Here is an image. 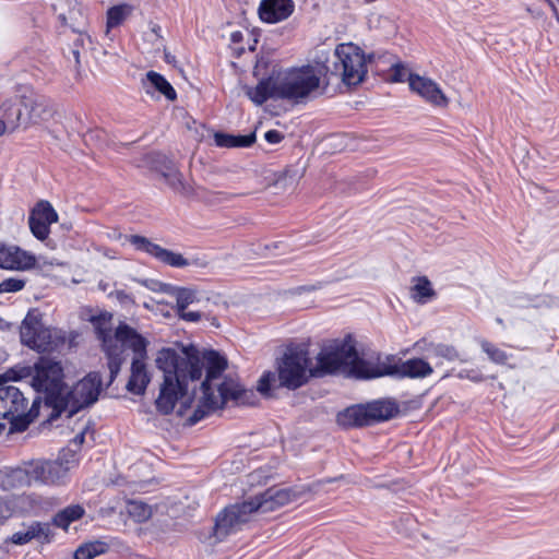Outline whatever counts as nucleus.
<instances>
[{"instance_id":"f257e3e1","label":"nucleus","mask_w":559,"mask_h":559,"mask_svg":"<svg viewBox=\"0 0 559 559\" xmlns=\"http://www.w3.org/2000/svg\"><path fill=\"white\" fill-rule=\"evenodd\" d=\"M155 361L157 368L164 373L155 404L156 408L165 415L174 411L177 402H180L178 414L185 415L194 401L195 382L201 379L203 369H206L205 379L200 385L202 395L188 418L190 426L195 425L210 413L223 408L229 401L236 405L255 403L254 392L245 389L231 378L214 383L227 367L226 359L214 350L200 353L194 346H189L183 347L181 354H178L175 349L164 348L158 352Z\"/></svg>"},{"instance_id":"f03ea898","label":"nucleus","mask_w":559,"mask_h":559,"mask_svg":"<svg viewBox=\"0 0 559 559\" xmlns=\"http://www.w3.org/2000/svg\"><path fill=\"white\" fill-rule=\"evenodd\" d=\"M110 320L111 314L108 318L102 316L95 317L92 320L96 337L100 341L102 349L107 359V368L109 370L107 386L114 382L120 372L121 366L127 360V352H132L133 359L147 358V346L150 344L146 337L128 323L120 321L112 329Z\"/></svg>"},{"instance_id":"7ed1b4c3","label":"nucleus","mask_w":559,"mask_h":559,"mask_svg":"<svg viewBox=\"0 0 559 559\" xmlns=\"http://www.w3.org/2000/svg\"><path fill=\"white\" fill-rule=\"evenodd\" d=\"M330 66L328 57L322 53L311 63L299 68H292L277 76L278 99H286L296 104L305 103L320 88L329 85Z\"/></svg>"},{"instance_id":"20e7f679","label":"nucleus","mask_w":559,"mask_h":559,"mask_svg":"<svg viewBox=\"0 0 559 559\" xmlns=\"http://www.w3.org/2000/svg\"><path fill=\"white\" fill-rule=\"evenodd\" d=\"M316 359L317 365L310 370L312 377L347 371L357 379H371L368 374L372 372L373 360H366L358 356L350 336L324 345Z\"/></svg>"},{"instance_id":"39448f33","label":"nucleus","mask_w":559,"mask_h":559,"mask_svg":"<svg viewBox=\"0 0 559 559\" xmlns=\"http://www.w3.org/2000/svg\"><path fill=\"white\" fill-rule=\"evenodd\" d=\"M4 377L11 380H22L32 377V386L38 393L44 394L47 406L55 411L61 401L66 383L62 366L59 361L41 357L33 367L15 366L4 372Z\"/></svg>"},{"instance_id":"423d86ee","label":"nucleus","mask_w":559,"mask_h":559,"mask_svg":"<svg viewBox=\"0 0 559 559\" xmlns=\"http://www.w3.org/2000/svg\"><path fill=\"white\" fill-rule=\"evenodd\" d=\"M103 390V381L100 373L92 371L83 379L78 381L72 389L66 385L61 395V401L58 402L51 418L60 416L63 412H68V417H72L81 409L92 406L98 401L99 394Z\"/></svg>"},{"instance_id":"0eeeda50","label":"nucleus","mask_w":559,"mask_h":559,"mask_svg":"<svg viewBox=\"0 0 559 559\" xmlns=\"http://www.w3.org/2000/svg\"><path fill=\"white\" fill-rule=\"evenodd\" d=\"M333 67H330L329 79L335 75L348 86L360 84L367 74L366 57L356 45L340 44L333 53Z\"/></svg>"},{"instance_id":"6e6552de","label":"nucleus","mask_w":559,"mask_h":559,"mask_svg":"<svg viewBox=\"0 0 559 559\" xmlns=\"http://www.w3.org/2000/svg\"><path fill=\"white\" fill-rule=\"evenodd\" d=\"M311 369L308 350L305 347L300 345L287 347L277 364L280 385L289 390L302 386L312 377Z\"/></svg>"},{"instance_id":"1a4fd4ad","label":"nucleus","mask_w":559,"mask_h":559,"mask_svg":"<svg viewBox=\"0 0 559 559\" xmlns=\"http://www.w3.org/2000/svg\"><path fill=\"white\" fill-rule=\"evenodd\" d=\"M20 337L23 345L39 353L52 352L64 343V337L56 330L44 326L38 311H28L22 321Z\"/></svg>"},{"instance_id":"9d476101","label":"nucleus","mask_w":559,"mask_h":559,"mask_svg":"<svg viewBox=\"0 0 559 559\" xmlns=\"http://www.w3.org/2000/svg\"><path fill=\"white\" fill-rule=\"evenodd\" d=\"M4 373L0 374V418L11 421L21 420L27 425L37 412H35L38 399H35L28 409V399L16 385L10 384Z\"/></svg>"},{"instance_id":"9b49d317","label":"nucleus","mask_w":559,"mask_h":559,"mask_svg":"<svg viewBox=\"0 0 559 559\" xmlns=\"http://www.w3.org/2000/svg\"><path fill=\"white\" fill-rule=\"evenodd\" d=\"M397 413V406L389 400H380L367 405L347 407L337 415V421L343 426H369L376 421L386 420Z\"/></svg>"},{"instance_id":"f8f14e48","label":"nucleus","mask_w":559,"mask_h":559,"mask_svg":"<svg viewBox=\"0 0 559 559\" xmlns=\"http://www.w3.org/2000/svg\"><path fill=\"white\" fill-rule=\"evenodd\" d=\"M433 369L428 361L423 358H412L405 361L396 360L395 357H385L384 360L378 358L373 361L372 372L368 376L380 378L393 376L397 378L423 379L432 373Z\"/></svg>"},{"instance_id":"ddd939ff","label":"nucleus","mask_w":559,"mask_h":559,"mask_svg":"<svg viewBox=\"0 0 559 559\" xmlns=\"http://www.w3.org/2000/svg\"><path fill=\"white\" fill-rule=\"evenodd\" d=\"M253 513L255 511L250 500L226 507L216 516L213 527L214 536L217 540H223L248 523Z\"/></svg>"},{"instance_id":"4468645a","label":"nucleus","mask_w":559,"mask_h":559,"mask_svg":"<svg viewBox=\"0 0 559 559\" xmlns=\"http://www.w3.org/2000/svg\"><path fill=\"white\" fill-rule=\"evenodd\" d=\"M66 453L59 461H32L28 463V474L33 484L55 485L59 484L67 475L69 469L64 463L69 464L70 460H64Z\"/></svg>"},{"instance_id":"2eb2a0df","label":"nucleus","mask_w":559,"mask_h":559,"mask_svg":"<svg viewBox=\"0 0 559 559\" xmlns=\"http://www.w3.org/2000/svg\"><path fill=\"white\" fill-rule=\"evenodd\" d=\"M128 241L134 246L136 250L146 252L167 265L174 267H185L190 265L189 260L182 254L162 248L159 245L152 242L146 237L130 235L128 236Z\"/></svg>"},{"instance_id":"dca6fc26","label":"nucleus","mask_w":559,"mask_h":559,"mask_svg":"<svg viewBox=\"0 0 559 559\" xmlns=\"http://www.w3.org/2000/svg\"><path fill=\"white\" fill-rule=\"evenodd\" d=\"M408 85L413 93H416L427 103L445 108L449 105V98L444 95L440 86L432 79L421 76L416 73H409Z\"/></svg>"},{"instance_id":"f3484780","label":"nucleus","mask_w":559,"mask_h":559,"mask_svg":"<svg viewBox=\"0 0 559 559\" xmlns=\"http://www.w3.org/2000/svg\"><path fill=\"white\" fill-rule=\"evenodd\" d=\"M58 221V214L52 205L45 200L36 203L28 217L32 234L39 240H45L50 233V225Z\"/></svg>"},{"instance_id":"a211bd4d","label":"nucleus","mask_w":559,"mask_h":559,"mask_svg":"<svg viewBox=\"0 0 559 559\" xmlns=\"http://www.w3.org/2000/svg\"><path fill=\"white\" fill-rule=\"evenodd\" d=\"M21 99L23 109L27 111L26 115H24L26 127L46 121L53 116V104L48 97L31 93L28 95H22Z\"/></svg>"},{"instance_id":"6ab92c4d","label":"nucleus","mask_w":559,"mask_h":559,"mask_svg":"<svg viewBox=\"0 0 559 559\" xmlns=\"http://www.w3.org/2000/svg\"><path fill=\"white\" fill-rule=\"evenodd\" d=\"M295 12L293 0H261L258 8L260 20L267 24H276L292 16Z\"/></svg>"},{"instance_id":"aec40b11","label":"nucleus","mask_w":559,"mask_h":559,"mask_svg":"<svg viewBox=\"0 0 559 559\" xmlns=\"http://www.w3.org/2000/svg\"><path fill=\"white\" fill-rule=\"evenodd\" d=\"M35 255L15 246H7L0 242V267L25 271L35 266Z\"/></svg>"},{"instance_id":"412c9836","label":"nucleus","mask_w":559,"mask_h":559,"mask_svg":"<svg viewBox=\"0 0 559 559\" xmlns=\"http://www.w3.org/2000/svg\"><path fill=\"white\" fill-rule=\"evenodd\" d=\"M292 498V490L272 487L250 499V501L255 512L267 513L287 504L290 502Z\"/></svg>"},{"instance_id":"4be33fe9","label":"nucleus","mask_w":559,"mask_h":559,"mask_svg":"<svg viewBox=\"0 0 559 559\" xmlns=\"http://www.w3.org/2000/svg\"><path fill=\"white\" fill-rule=\"evenodd\" d=\"M22 99H7L0 106V121L4 124L5 133H13L20 127L26 128Z\"/></svg>"},{"instance_id":"5701e85b","label":"nucleus","mask_w":559,"mask_h":559,"mask_svg":"<svg viewBox=\"0 0 559 559\" xmlns=\"http://www.w3.org/2000/svg\"><path fill=\"white\" fill-rule=\"evenodd\" d=\"M68 10L66 11L63 4H55L53 9L57 12L58 19L63 26H69L72 32H80L85 26V14L83 8L78 2L67 1Z\"/></svg>"},{"instance_id":"b1692460","label":"nucleus","mask_w":559,"mask_h":559,"mask_svg":"<svg viewBox=\"0 0 559 559\" xmlns=\"http://www.w3.org/2000/svg\"><path fill=\"white\" fill-rule=\"evenodd\" d=\"M142 86L147 95L154 96L158 93L169 102L177 99V93L171 84L159 73L148 71L142 80Z\"/></svg>"},{"instance_id":"393cba45","label":"nucleus","mask_w":559,"mask_h":559,"mask_svg":"<svg viewBox=\"0 0 559 559\" xmlns=\"http://www.w3.org/2000/svg\"><path fill=\"white\" fill-rule=\"evenodd\" d=\"M52 536L50 524L45 522L34 521L26 526L25 531L16 532L10 537V542L15 545H25L32 539H39L43 542H50Z\"/></svg>"},{"instance_id":"a878e982","label":"nucleus","mask_w":559,"mask_h":559,"mask_svg":"<svg viewBox=\"0 0 559 559\" xmlns=\"http://www.w3.org/2000/svg\"><path fill=\"white\" fill-rule=\"evenodd\" d=\"M146 358L132 359L131 374L127 383V390L133 394L141 395L150 383V376L145 365Z\"/></svg>"},{"instance_id":"bb28decb","label":"nucleus","mask_w":559,"mask_h":559,"mask_svg":"<svg viewBox=\"0 0 559 559\" xmlns=\"http://www.w3.org/2000/svg\"><path fill=\"white\" fill-rule=\"evenodd\" d=\"M277 78H269L262 80L254 87H246V95L252 100L255 105H262L269 98H277Z\"/></svg>"},{"instance_id":"cd10ccee","label":"nucleus","mask_w":559,"mask_h":559,"mask_svg":"<svg viewBox=\"0 0 559 559\" xmlns=\"http://www.w3.org/2000/svg\"><path fill=\"white\" fill-rule=\"evenodd\" d=\"M85 514V509L81 504H71L58 511L51 519V525L68 531L69 526L81 520Z\"/></svg>"},{"instance_id":"c85d7f7f","label":"nucleus","mask_w":559,"mask_h":559,"mask_svg":"<svg viewBox=\"0 0 559 559\" xmlns=\"http://www.w3.org/2000/svg\"><path fill=\"white\" fill-rule=\"evenodd\" d=\"M214 141L219 147H249L255 142V132H251L247 135L216 132L214 134Z\"/></svg>"},{"instance_id":"c756f323","label":"nucleus","mask_w":559,"mask_h":559,"mask_svg":"<svg viewBox=\"0 0 559 559\" xmlns=\"http://www.w3.org/2000/svg\"><path fill=\"white\" fill-rule=\"evenodd\" d=\"M162 175L174 192L183 197H190L193 194L191 186L183 180L181 173H179L174 166H167Z\"/></svg>"},{"instance_id":"7c9ffc66","label":"nucleus","mask_w":559,"mask_h":559,"mask_svg":"<svg viewBox=\"0 0 559 559\" xmlns=\"http://www.w3.org/2000/svg\"><path fill=\"white\" fill-rule=\"evenodd\" d=\"M426 352L430 358L437 360V366L441 365L444 360L455 361L460 359L459 352L452 345L430 343L426 347Z\"/></svg>"},{"instance_id":"2f4dec72","label":"nucleus","mask_w":559,"mask_h":559,"mask_svg":"<svg viewBox=\"0 0 559 559\" xmlns=\"http://www.w3.org/2000/svg\"><path fill=\"white\" fill-rule=\"evenodd\" d=\"M414 285L412 287V298L418 304H425L432 297L436 292L432 288L431 282L426 276H419L414 278Z\"/></svg>"},{"instance_id":"473e14b6","label":"nucleus","mask_w":559,"mask_h":559,"mask_svg":"<svg viewBox=\"0 0 559 559\" xmlns=\"http://www.w3.org/2000/svg\"><path fill=\"white\" fill-rule=\"evenodd\" d=\"M4 484L11 488L31 486L32 480L28 474V463L10 469L4 477Z\"/></svg>"},{"instance_id":"72a5a7b5","label":"nucleus","mask_w":559,"mask_h":559,"mask_svg":"<svg viewBox=\"0 0 559 559\" xmlns=\"http://www.w3.org/2000/svg\"><path fill=\"white\" fill-rule=\"evenodd\" d=\"M109 545L103 540H93L81 545L74 551V559H93L96 556L107 552Z\"/></svg>"},{"instance_id":"f704fd0d","label":"nucleus","mask_w":559,"mask_h":559,"mask_svg":"<svg viewBox=\"0 0 559 559\" xmlns=\"http://www.w3.org/2000/svg\"><path fill=\"white\" fill-rule=\"evenodd\" d=\"M127 512L138 523L147 521L153 514L152 507L139 500L129 501Z\"/></svg>"},{"instance_id":"c9c22d12","label":"nucleus","mask_w":559,"mask_h":559,"mask_svg":"<svg viewBox=\"0 0 559 559\" xmlns=\"http://www.w3.org/2000/svg\"><path fill=\"white\" fill-rule=\"evenodd\" d=\"M132 12V7L129 4H118L110 8L107 12V32L120 25Z\"/></svg>"},{"instance_id":"e433bc0d","label":"nucleus","mask_w":559,"mask_h":559,"mask_svg":"<svg viewBox=\"0 0 559 559\" xmlns=\"http://www.w3.org/2000/svg\"><path fill=\"white\" fill-rule=\"evenodd\" d=\"M479 345H480L483 352L487 354L488 358L492 362H495L497 365H506L507 364L509 356L504 350L500 349L499 347H497L495 344L490 343L487 340H481L479 342Z\"/></svg>"},{"instance_id":"4c0bfd02","label":"nucleus","mask_w":559,"mask_h":559,"mask_svg":"<svg viewBox=\"0 0 559 559\" xmlns=\"http://www.w3.org/2000/svg\"><path fill=\"white\" fill-rule=\"evenodd\" d=\"M73 33L75 34V38L73 40L72 47H70V49H69V53L72 55L75 66L79 67L81 63V61H80L81 51L84 50L85 45L90 44L91 40H90V37L85 33H83V29H80V32H73Z\"/></svg>"},{"instance_id":"58836bf2","label":"nucleus","mask_w":559,"mask_h":559,"mask_svg":"<svg viewBox=\"0 0 559 559\" xmlns=\"http://www.w3.org/2000/svg\"><path fill=\"white\" fill-rule=\"evenodd\" d=\"M197 299L195 292L188 288H179L176 293L177 312L186 310Z\"/></svg>"},{"instance_id":"ea45409f","label":"nucleus","mask_w":559,"mask_h":559,"mask_svg":"<svg viewBox=\"0 0 559 559\" xmlns=\"http://www.w3.org/2000/svg\"><path fill=\"white\" fill-rule=\"evenodd\" d=\"M25 286V281L22 278L10 277L0 283V293H15Z\"/></svg>"},{"instance_id":"a19ab883","label":"nucleus","mask_w":559,"mask_h":559,"mask_svg":"<svg viewBox=\"0 0 559 559\" xmlns=\"http://www.w3.org/2000/svg\"><path fill=\"white\" fill-rule=\"evenodd\" d=\"M88 430V423H85L81 430L76 433V436L70 441V448L68 452H72V457H74L75 452L81 448L84 442L85 433Z\"/></svg>"},{"instance_id":"79ce46f5","label":"nucleus","mask_w":559,"mask_h":559,"mask_svg":"<svg viewBox=\"0 0 559 559\" xmlns=\"http://www.w3.org/2000/svg\"><path fill=\"white\" fill-rule=\"evenodd\" d=\"M275 381V373L273 372H266L264 373L259 382H258V391L267 396L269 395V391L271 389V384Z\"/></svg>"},{"instance_id":"37998d69","label":"nucleus","mask_w":559,"mask_h":559,"mask_svg":"<svg viewBox=\"0 0 559 559\" xmlns=\"http://www.w3.org/2000/svg\"><path fill=\"white\" fill-rule=\"evenodd\" d=\"M457 377L460 379H469L474 382H480L484 380V376L478 370L475 369H463L457 373Z\"/></svg>"},{"instance_id":"c03bdc74","label":"nucleus","mask_w":559,"mask_h":559,"mask_svg":"<svg viewBox=\"0 0 559 559\" xmlns=\"http://www.w3.org/2000/svg\"><path fill=\"white\" fill-rule=\"evenodd\" d=\"M284 138V134L277 130H269L264 133L265 141L272 145L281 143Z\"/></svg>"},{"instance_id":"a18cd8bd","label":"nucleus","mask_w":559,"mask_h":559,"mask_svg":"<svg viewBox=\"0 0 559 559\" xmlns=\"http://www.w3.org/2000/svg\"><path fill=\"white\" fill-rule=\"evenodd\" d=\"M178 316L186 320V321H190V322H197L201 319V313L198 312V311H187L186 310H182V311H178Z\"/></svg>"},{"instance_id":"49530a36","label":"nucleus","mask_w":559,"mask_h":559,"mask_svg":"<svg viewBox=\"0 0 559 559\" xmlns=\"http://www.w3.org/2000/svg\"><path fill=\"white\" fill-rule=\"evenodd\" d=\"M404 74H405V68L402 64H393L392 66L393 81L402 82Z\"/></svg>"},{"instance_id":"de8ad7c7","label":"nucleus","mask_w":559,"mask_h":559,"mask_svg":"<svg viewBox=\"0 0 559 559\" xmlns=\"http://www.w3.org/2000/svg\"><path fill=\"white\" fill-rule=\"evenodd\" d=\"M299 289L304 290V292H310V290L314 289V286H302Z\"/></svg>"},{"instance_id":"09e8293b","label":"nucleus","mask_w":559,"mask_h":559,"mask_svg":"<svg viewBox=\"0 0 559 559\" xmlns=\"http://www.w3.org/2000/svg\"><path fill=\"white\" fill-rule=\"evenodd\" d=\"M338 478H328V479H324V480H320V484H326V483H331V481H334V480H337Z\"/></svg>"},{"instance_id":"8fccbe9b","label":"nucleus","mask_w":559,"mask_h":559,"mask_svg":"<svg viewBox=\"0 0 559 559\" xmlns=\"http://www.w3.org/2000/svg\"><path fill=\"white\" fill-rule=\"evenodd\" d=\"M5 133L4 131V124L0 121V136Z\"/></svg>"},{"instance_id":"3c124183","label":"nucleus","mask_w":559,"mask_h":559,"mask_svg":"<svg viewBox=\"0 0 559 559\" xmlns=\"http://www.w3.org/2000/svg\"><path fill=\"white\" fill-rule=\"evenodd\" d=\"M546 1L549 3V5L551 7V9H552V10H556V8H555V4H554L552 0H546Z\"/></svg>"},{"instance_id":"603ef678","label":"nucleus","mask_w":559,"mask_h":559,"mask_svg":"<svg viewBox=\"0 0 559 559\" xmlns=\"http://www.w3.org/2000/svg\"><path fill=\"white\" fill-rule=\"evenodd\" d=\"M212 325H214L216 328L218 326V322H217V320L215 318L212 320Z\"/></svg>"},{"instance_id":"864d4df0","label":"nucleus","mask_w":559,"mask_h":559,"mask_svg":"<svg viewBox=\"0 0 559 559\" xmlns=\"http://www.w3.org/2000/svg\"><path fill=\"white\" fill-rule=\"evenodd\" d=\"M238 34H233V40L236 41L238 39Z\"/></svg>"}]
</instances>
